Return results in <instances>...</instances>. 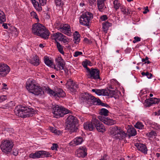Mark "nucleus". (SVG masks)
Returning <instances> with one entry per match:
<instances>
[{"instance_id": "f257e3e1", "label": "nucleus", "mask_w": 160, "mask_h": 160, "mask_svg": "<svg viewBox=\"0 0 160 160\" xmlns=\"http://www.w3.org/2000/svg\"><path fill=\"white\" fill-rule=\"evenodd\" d=\"M32 31L35 35L40 36L44 39H48L49 36L48 30L39 23H36L32 25Z\"/></svg>"}, {"instance_id": "f03ea898", "label": "nucleus", "mask_w": 160, "mask_h": 160, "mask_svg": "<svg viewBox=\"0 0 160 160\" xmlns=\"http://www.w3.org/2000/svg\"><path fill=\"white\" fill-rule=\"evenodd\" d=\"M15 112L16 115L22 118L31 117L35 113L34 110L32 108L22 105L15 108Z\"/></svg>"}, {"instance_id": "7ed1b4c3", "label": "nucleus", "mask_w": 160, "mask_h": 160, "mask_svg": "<svg viewBox=\"0 0 160 160\" xmlns=\"http://www.w3.org/2000/svg\"><path fill=\"white\" fill-rule=\"evenodd\" d=\"M26 87L29 92L36 95H42L44 92L42 88L36 83L35 80L32 78H29L26 83Z\"/></svg>"}, {"instance_id": "20e7f679", "label": "nucleus", "mask_w": 160, "mask_h": 160, "mask_svg": "<svg viewBox=\"0 0 160 160\" xmlns=\"http://www.w3.org/2000/svg\"><path fill=\"white\" fill-rule=\"evenodd\" d=\"M110 133L113 138L119 140L123 139L128 136L127 134L120 127L117 126L112 128Z\"/></svg>"}, {"instance_id": "39448f33", "label": "nucleus", "mask_w": 160, "mask_h": 160, "mask_svg": "<svg viewBox=\"0 0 160 160\" xmlns=\"http://www.w3.org/2000/svg\"><path fill=\"white\" fill-rule=\"evenodd\" d=\"M67 128L71 132H76L78 129L76 126L78 120L76 117L72 115L68 117L66 120Z\"/></svg>"}, {"instance_id": "423d86ee", "label": "nucleus", "mask_w": 160, "mask_h": 160, "mask_svg": "<svg viewBox=\"0 0 160 160\" xmlns=\"http://www.w3.org/2000/svg\"><path fill=\"white\" fill-rule=\"evenodd\" d=\"M70 112L69 110L64 107L58 105H55L53 108L52 111L54 117L56 118L63 117L65 114H68Z\"/></svg>"}, {"instance_id": "0eeeda50", "label": "nucleus", "mask_w": 160, "mask_h": 160, "mask_svg": "<svg viewBox=\"0 0 160 160\" xmlns=\"http://www.w3.org/2000/svg\"><path fill=\"white\" fill-rule=\"evenodd\" d=\"M81 99L83 102L89 105H99L101 102V100L99 99H97L91 94L86 93L82 95Z\"/></svg>"}, {"instance_id": "6e6552de", "label": "nucleus", "mask_w": 160, "mask_h": 160, "mask_svg": "<svg viewBox=\"0 0 160 160\" xmlns=\"http://www.w3.org/2000/svg\"><path fill=\"white\" fill-rule=\"evenodd\" d=\"M13 145L12 141H3L1 144V148L3 152L8 154L11 151Z\"/></svg>"}, {"instance_id": "1a4fd4ad", "label": "nucleus", "mask_w": 160, "mask_h": 160, "mask_svg": "<svg viewBox=\"0 0 160 160\" xmlns=\"http://www.w3.org/2000/svg\"><path fill=\"white\" fill-rule=\"evenodd\" d=\"M92 14L89 12H86L83 13L81 16L79 22L80 24L83 25H89L90 20L92 18Z\"/></svg>"}, {"instance_id": "9d476101", "label": "nucleus", "mask_w": 160, "mask_h": 160, "mask_svg": "<svg viewBox=\"0 0 160 160\" xmlns=\"http://www.w3.org/2000/svg\"><path fill=\"white\" fill-rule=\"evenodd\" d=\"M48 91L49 94L52 95L57 99L59 97L62 98L65 96V92L62 89L60 88L58 89L55 91H54L49 88Z\"/></svg>"}, {"instance_id": "9b49d317", "label": "nucleus", "mask_w": 160, "mask_h": 160, "mask_svg": "<svg viewBox=\"0 0 160 160\" xmlns=\"http://www.w3.org/2000/svg\"><path fill=\"white\" fill-rule=\"evenodd\" d=\"M92 122L97 131L100 132H103L106 131V129L103 125L97 119L93 118Z\"/></svg>"}, {"instance_id": "f8f14e48", "label": "nucleus", "mask_w": 160, "mask_h": 160, "mask_svg": "<svg viewBox=\"0 0 160 160\" xmlns=\"http://www.w3.org/2000/svg\"><path fill=\"white\" fill-rule=\"evenodd\" d=\"M88 71L87 72L89 73L91 79H100V71L98 69L91 68V69H88Z\"/></svg>"}, {"instance_id": "ddd939ff", "label": "nucleus", "mask_w": 160, "mask_h": 160, "mask_svg": "<svg viewBox=\"0 0 160 160\" xmlns=\"http://www.w3.org/2000/svg\"><path fill=\"white\" fill-rule=\"evenodd\" d=\"M10 68L6 64L0 63V75L2 77L6 76L10 71Z\"/></svg>"}, {"instance_id": "4468645a", "label": "nucleus", "mask_w": 160, "mask_h": 160, "mask_svg": "<svg viewBox=\"0 0 160 160\" xmlns=\"http://www.w3.org/2000/svg\"><path fill=\"white\" fill-rule=\"evenodd\" d=\"M58 30L68 36H70L71 34L70 26L68 24L61 25L58 28Z\"/></svg>"}, {"instance_id": "2eb2a0df", "label": "nucleus", "mask_w": 160, "mask_h": 160, "mask_svg": "<svg viewBox=\"0 0 160 160\" xmlns=\"http://www.w3.org/2000/svg\"><path fill=\"white\" fill-rule=\"evenodd\" d=\"M31 0L34 8L38 12H40L42 10L41 5L43 6L45 5L46 3V0H38L39 3L41 4V5H40L38 2H37L36 0Z\"/></svg>"}, {"instance_id": "dca6fc26", "label": "nucleus", "mask_w": 160, "mask_h": 160, "mask_svg": "<svg viewBox=\"0 0 160 160\" xmlns=\"http://www.w3.org/2000/svg\"><path fill=\"white\" fill-rule=\"evenodd\" d=\"M98 118L105 124L108 125H112L116 123V122L108 118H106L104 116H98Z\"/></svg>"}, {"instance_id": "f3484780", "label": "nucleus", "mask_w": 160, "mask_h": 160, "mask_svg": "<svg viewBox=\"0 0 160 160\" xmlns=\"http://www.w3.org/2000/svg\"><path fill=\"white\" fill-rule=\"evenodd\" d=\"M87 150L84 147H81L76 152V154L79 158H84L87 155Z\"/></svg>"}, {"instance_id": "a211bd4d", "label": "nucleus", "mask_w": 160, "mask_h": 160, "mask_svg": "<svg viewBox=\"0 0 160 160\" xmlns=\"http://www.w3.org/2000/svg\"><path fill=\"white\" fill-rule=\"evenodd\" d=\"M134 145L136 147L138 150L144 154L147 153L148 149L145 144L137 142L135 143Z\"/></svg>"}, {"instance_id": "6ab92c4d", "label": "nucleus", "mask_w": 160, "mask_h": 160, "mask_svg": "<svg viewBox=\"0 0 160 160\" xmlns=\"http://www.w3.org/2000/svg\"><path fill=\"white\" fill-rule=\"evenodd\" d=\"M56 65L59 68V69L62 70L63 67L65 65L64 60L61 57H59L56 59Z\"/></svg>"}, {"instance_id": "aec40b11", "label": "nucleus", "mask_w": 160, "mask_h": 160, "mask_svg": "<svg viewBox=\"0 0 160 160\" xmlns=\"http://www.w3.org/2000/svg\"><path fill=\"white\" fill-rule=\"evenodd\" d=\"M106 0H97V6L100 12L104 11L106 7L105 5L104 2Z\"/></svg>"}, {"instance_id": "412c9836", "label": "nucleus", "mask_w": 160, "mask_h": 160, "mask_svg": "<svg viewBox=\"0 0 160 160\" xmlns=\"http://www.w3.org/2000/svg\"><path fill=\"white\" fill-rule=\"evenodd\" d=\"M92 91L95 92L96 94L99 96L102 95L106 96L108 95L107 89H92Z\"/></svg>"}, {"instance_id": "4be33fe9", "label": "nucleus", "mask_w": 160, "mask_h": 160, "mask_svg": "<svg viewBox=\"0 0 160 160\" xmlns=\"http://www.w3.org/2000/svg\"><path fill=\"white\" fill-rule=\"evenodd\" d=\"M84 128L90 131H92L94 129L95 126L92 122V120L91 122H86L83 124Z\"/></svg>"}, {"instance_id": "5701e85b", "label": "nucleus", "mask_w": 160, "mask_h": 160, "mask_svg": "<svg viewBox=\"0 0 160 160\" xmlns=\"http://www.w3.org/2000/svg\"><path fill=\"white\" fill-rule=\"evenodd\" d=\"M120 9L121 12L125 16L129 15L132 13V11L129 8H127L124 5L120 7Z\"/></svg>"}, {"instance_id": "b1692460", "label": "nucleus", "mask_w": 160, "mask_h": 160, "mask_svg": "<svg viewBox=\"0 0 160 160\" xmlns=\"http://www.w3.org/2000/svg\"><path fill=\"white\" fill-rule=\"evenodd\" d=\"M30 63L35 66H38L40 63L39 57L37 56H34L30 60Z\"/></svg>"}, {"instance_id": "393cba45", "label": "nucleus", "mask_w": 160, "mask_h": 160, "mask_svg": "<svg viewBox=\"0 0 160 160\" xmlns=\"http://www.w3.org/2000/svg\"><path fill=\"white\" fill-rule=\"evenodd\" d=\"M63 34L60 32H57L54 33L52 35V39H54L56 41V42H57V40H59L61 41L62 38Z\"/></svg>"}, {"instance_id": "a878e982", "label": "nucleus", "mask_w": 160, "mask_h": 160, "mask_svg": "<svg viewBox=\"0 0 160 160\" xmlns=\"http://www.w3.org/2000/svg\"><path fill=\"white\" fill-rule=\"evenodd\" d=\"M73 41L75 43L78 44L80 40V35L79 32L76 31L73 34Z\"/></svg>"}, {"instance_id": "bb28decb", "label": "nucleus", "mask_w": 160, "mask_h": 160, "mask_svg": "<svg viewBox=\"0 0 160 160\" xmlns=\"http://www.w3.org/2000/svg\"><path fill=\"white\" fill-rule=\"evenodd\" d=\"M41 151L40 150L30 154L29 157L32 158H41Z\"/></svg>"}, {"instance_id": "cd10ccee", "label": "nucleus", "mask_w": 160, "mask_h": 160, "mask_svg": "<svg viewBox=\"0 0 160 160\" xmlns=\"http://www.w3.org/2000/svg\"><path fill=\"white\" fill-rule=\"evenodd\" d=\"M112 23L108 22L103 23L102 25V29L103 31L105 33L107 32L108 28L112 26Z\"/></svg>"}, {"instance_id": "c85d7f7f", "label": "nucleus", "mask_w": 160, "mask_h": 160, "mask_svg": "<svg viewBox=\"0 0 160 160\" xmlns=\"http://www.w3.org/2000/svg\"><path fill=\"white\" fill-rule=\"evenodd\" d=\"M128 132L129 137L135 136L137 134V131L135 129L132 127L128 129Z\"/></svg>"}, {"instance_id": "c756f323", "label": "nucleus", "mask_w": 160, "mask_h": 160, "mask_svg": "<svg viewBox=\"0 0 160 160\" xmlns=\"http://www.w3.org/2000/svg\"><path fill=\"white\" fill-rule=\"evenodd\" d=\"M107 92H108V95H107V96H110L111 97H116L118 95V93H120L117 90H112L107 89Z\"/></svg>"}, {"instance_id": "7c9ffc66", "label": "nucleus", "mask_w": 160, "mask_h": 160, "mask_svg": "<svg viewBox=\"0 0 160 160\" xmlns=\"http://www.w3.org/2000/svg\"><path fill=\"white\" fill-rule=\"evenodd\" d=\"M44 61L45 63L48 66H51L53 64L52 61L50 60L49 58L47 56L44 57Z\"/></svg>"}, {"instance_id": "2f4dec72", "label": "nucleus", "mask_w": 160, "mask_h": 160, "mask_svg": "<svg viewBox=\"0 0 160 160\" xmlns=\"http://www.w3.org/2000/svg\"><path fill=\"white\" fill-rule=\"evenodd\" d=\"M41 151V158H48L52 156L51 153L46 151Z\"/></svg>"}, {"instance_id": "473e14b6", "label": "nucleus", "mask_w": 160, "mask_h": 160, "mask_svg": "<svg viewBox=\"0 0 160 160\" xmlns=\"http://www.w3.org/2000/svg\"><path fill=\"white\" fill-rule=\"evenodd\" d=\"M56 43L58 50L63 55L64 53L63 50V46L61 45L59 42H56Z\"/></svg>"}, {"instance_id": "72a5a7b5", "label": "nucleus", "mask_w": 160, "mask_h": 160, "mask_svg": "<svg viewBox=\"0 0 160 160\" xmlns=\"http://www.w3.org/2000/svg\"><path fill=\"white\" fill-rule=\"evenodd\" d=\"M6 17L3 12L0 9V23L6 21Z\"/></svg>"}, {"instance_id": "f704fd0d", "label": "nucleus", "mask_w": 160, "mask_h": 160, "mask_svg": "<svg viewBox=\"0 0 160 160\" xmlns=\"http://www.w3.org/2000/svg\"><path fill=\"white\" fill-rule=\"evenodd\" d=\"M114 7L116 10H117L120 7L122 6L121 4L118 1V0H115L113 2Z\"/></svg>"}, {"instance_id": "c9c22d12", "label": "nucleus", "mask_w": 160, "mask_h": 160, "mask_svg": "<svg viewBox=\"0 0 160 160\" xmlns=\"http://www.w3.org/2000/svg\"><path fill=\"white\" fill-rule=\"evenodd\" d=\"M108 112L109 111L108 110L105 108H102L100 110L99 116H106L108 115Z\"/></svg>"}, {"instance_id": "e433bc0d", "label": "nucleus", "mask_w": 160, "mask_h": 160, "mask_svg": "<svg viewBox=\"0 0 160 160\" xmlns=\"http://www.w3.org/2000/svg\"><path fill=\"white\" fill-rule=\"evenodd\" d=\"M83 141H72L69 144L70 146H76L80 144Z\"/></svg>"}, {"instance_id": "4c0bfd02", "label": "nucleus", "mask_w": 160, "mask_h": 160, "mask_svg": "<svg viewBox=\"0 0 160 160\" xmlns=\"http://www.w3.org/2000/svg\"><path fill=\"white\" fill-rule=\"evenodd\" d=\"M14 105V102L12 101H11L5 104L4 108L5 109H12Z\"/></svg>"}, {"instance_id": "58836bf2", "label": "nucleus", "mask_w": 160, "mask_h": 160, "mask_svg": "<svg viewBox=\"0 0 160 160\" xmlns=\"http://www.w3.org/2000/svg\"><path fill=\"white\" fill-rule=\"evenodd\" d=\"M135 128L139 129H142L144 128V126L142 122H137L134 125Z\"/></svg>"}, {"instance_id": "ea45409f", "label": "nucleus", "mask_w": 160, "mask_h": 160, "mask_svg": "<svg viewBox=\"0 0 160 160\" xmlns=\"http://www.w3.org/2000/svg\"><path fill=\"white\" fill-rule=\"evenodd\" d=\"M56 6L61 8L64 5V2L62 0H54Z\"/></svg>"}, {"instance_id": "a19ab883", "label": "nucleus", "mask_w": 160, "mask_h": 160, "mask_svg": "<svg viewBox=\"0 0 160 160\" xmlns=\"http://www.w3.org/2000/svg\"><path fill=\"white\" fill-rule=\"evenodd\" d=\"M49 129L52 132L54 133L56 135H59L61 133V132L59 130L53 127H50L49 128Z\"/></svg>"}, {"instance_id": "79ce46f5", "label": "nucleus", "mask_w": 160, "mask_h": 160, "mask_svg": "<svg viewBox=\"0 0 160 160\" xmlns=\"http://www.w3.org/2000/svg\"><path fill=\"white\" fill-rule=\"evenodd\" d=\"M146 135L149 138H153V137H155L157 135V133L156 132L152 131L150 132L147 133L146 134Z\"/></svg>"}, {"instance_id": "37998d69", "label": "nucleus", "mask_w": 160, "mask_h": 160, "mask_svg": "<svg viewBox=\"0 0 160 160\" xmlns=\"http://www.w3.org/2000/svg\"><path fill=\"white\" fill-rule=\"evenodd\" d=\"M78 88V85L76 84H74L73 86H71L68 88L71 92H73L76 91V88Z\"/></svg>"}, {"instance_id": "c03bdc74", "label": "nucleus", "mask_w": 160, "mask_h": 160, "mask_svg": "<svg viewBox=\"0 0 160 160\" xmlns=\"http://www.w3.org/2000/svg\"><path fill=\"white\" fill-rule=\"evenodd\" d=\"M141 74L143 76H146L148 78H151L152 77V74L148 72H142L141 73Z\"/></svg>"}, {"instance_id": "a18cd8bd", "label": "nucleus", "mask_w": 160, "mask_h": 160, "mask_svg": "<svg viewBox=\"0 0 160 160\" xmlns=\"http://www.w3.org/2000/svg\"><path fill=\"white\" fill-rule=\"evenodd\" d=\"M90 63V62L88 61H83L82 63L83 66L87 70V72L88 71V69H89L88 68V67L87 66L89 65Z\"/></svg>"}, {"instance_id": "49530a36", "label": "nucleus", "mask_w": 160, "mask_h": 160, "mask_svg": "<svg viewBox=\"0 0 160 160\" xmlns=\"http://www.w3.org/2000/svg\"><path fill=\"white\" fill-rule=\"evenodd\" d=\"M30 14L32 18H35L36 19L38 20V21H39V20L38 18V16L35 12L34 11L31 12L30 13Z\"/></svg>"}, {"instance_id": "de8ad7c7", "label": "nucleus", "mask_w": 160, "mask_h": 160, "mask_svg": "<svg viewBox=\"0 0 160 160\" xmlns=\"http://www.w3.org/2000/svg\"><path fill=\"white\" fill-rule=\"evenodd\" d=\"M76 83H73L71 79H69L68 80L67 82V83H66V87H67V88H68L70 87L71 86H73Z\"/></svg>"}, {"instance_id": "09e8293b", "label": "nucleus", "mask_w": 160, "mask_h": 160, "mask_svg": "<svg viewBox=\"0 0 160 160\" xmlns=\"http://www.w3.org/2000/svg\"><path fill=\"white\" fill-rule=\"evenodd\" d=\"M146 103L147 104L146 106L147 107H150L153 104L152 100V98L149 99H147L146 100Z\"/></svg>"}, {"instance_id": "8fccbe9b", "label": "nucleus", "mask_w": 160, "mask_h": 160, "mask_svg": "<svg viewBox=\"0 0 160 160\" xmlns=\"http://www.w3.org/2000/svg\"><path fill=\"white\" fill-rule=\"evenodd\" d=\"M61 41L63 42L64 43H66L68 42V39L66 36H65L64 35H63Z\"/></svg>"}, {"instance_id": "3c124183", "label": "nucleus", "mask_w": 160, "mask_h": 160, "mask_svg": "<svg viewBox=\"0 0 160 160\" xmlns=\"http://www.w3.org/2000/svg\"><path fill=\"white\" fill-rule=\"evenodd\" d=\"M153 104L158 103L159 101V99L156 98H152Z\"/></svg>"}, {"instance_id": "603ef678", "label": "nucleus", "mask_w": 160, "mask_h": 160, "mask_svg": "<svg viewBox=\"0 0 160 160\" xmlns=\"http://www.w3.org/2000/svg\"><path fill=\"white\" fill-rule=\"evenodd\" d=\"M58 147V145L56 143H53L52 144V146L51 147V149L52 150H55L57 151Z\"/></svg>"}, {"instance_id": "864d4df0", "label": "nucleus", "mask_w": 160, "mask_h": 160, "mask_svg": "<svg viewBox=\"0 0 160 160\" xmlns=\"http://www.w3.org/2000/svg\"><path fill=\"white\" fill-rule=\"evenodd\" d=\"M82 54V53L81 52L76 51L74 53L73 56L74 57H77Z\"/></svg>"}, {"instance_id": "5fc2aeb1", "label": "nucleus", "mask_w": 160, "mask_h": 160, "mask_svg": "<svg viewBox=\"0 0 160 160\" xmlns=\"http://www.w3.org/2000/svg\"><path fill=\"white\" fill-rule=\"evenodd\" d=\"M7 98V97L6 95H2L0 97V102L4 101Z\"/></svg>"}, {"instance_id": "6e6d98bb", "label": "nucleus", "mask_w": 160, "mask_h": 160, "mask_svg": "<svg viewBox=\"0 0 160 160\" xmlns=\"http://www.w3.org/2000/svg\"><path fill=\"white\" fill-rule=\"evenodd\" d=\"M100 18L101 21H102L107 19L108 17L106 15H103Z\"/></svg>"}, {"instance_id": "4d7b16f0", "label": "nucleus", "mask_w": 160, "mask_h": 160, "mask_svg": "<svg viewBox=\"0 0 160 160\" xmlns=\"http://www.w3.org/2000/svg\"><path fill=\"white\" fill-rule=\"evenodd\" d=\"M19 152L16 149H14L13 150V154L14 156H17L18 155V154Z\"/></svg>"}, {"instance_id": "13d9d810", "label": "nucleus", "mask_w": 160, "mask_h": 160, "mask_svg": "<svg viewBox=\"0 0 160 160\" xmlns=\"http://www.w3.org/2000/svg\"><path fill=\"white\" fill-rule=\"evenodd\" d=\"M148 58L147 57H146L145 58V61L144 62L145 64L147 63L149 64L150 63V62L149 60H148Z\"/></svg>"}, {"instance_id": "bf43d9fd", "label": "nucleus", "mask_w": 160, "mask_h": 160, "mask_svg": "<svg viewBox=\"0 0 160 160\" xmlns=\"http://www.w3.org/2000/svg\"><path fill=\"white\" fill-rule=\"evenodd\" d=\"M62 69L64 70L65 73L66 74H67L68 72V70L67 68H65L64 67H63V68Z\"/></svg>"}, {"instance_id": "052dcab7", "label": "nucleus", "mask_w": 160, "mask_h": 160, "mask_svg": "<svg viewBox=\"0 0 160 160\" xmlns=\"http://www.w3.org/2000/svg\"><path fill=\"white\" fill-rule=\"evenodd\" d=\"M134 39L136 40V41L137 42L140 41L141 40L140 38L138 37H135L134 38Z\"/></svg>"}, {"instance_id": "680f3d73", "label": "nucleus", "mask_w": 160, "mask_h": 160, "mask_svg": "<svg viewBox=\"0 0 160 160\" xmlns=\"http://www.w3.org/2000/svg\"><path fill=\"white\" fill-rule=\"evenodd\" d=\"M148 11L149 10H148V7L147 6L146 7L145 11L143 12V14H146Z\"/></svg>"}, {"instance_id": "e2e57ef3", "label": "nucleus", "mask_w": 160, "mask_h": 160, "mask_svg": "<svg viewBox=\"0 0 160 160\" xmlns=\"http://www.w3.org/2000/svg\"><path fill=\"white\" fill-rule=\"evenodd\" d=\"M155 128L156 129H160V126L159 125L157 124L155 126Z\"/></svg>"}, {"instance_id": "0e129e2a", "label": "nucleus", "mask_w": 160, "mask_h": 160, "mask_svg": "<svg viewBox=\"0 0 160 160\" xmlns=\"http://www.w3.org/2000/svg\"><path fill=\"white\" fill-rule=\"evenodd\" d=\"M7 131L10 132H13L14 131V130L12 128H8Z\"/></svg>"}, {"instance_id": "69168bd1", "label": "nucleus", "mask_w": 160, "mask_h": 160, "mask_svg": "<svg viewBox=\"0 0 160 160\" xmlns=\"http://www.w3.org/2000/svg\"><path fill=\"white\" fill-rule=\"evenodd\" d=\"M155 115H158L159 116L160 115V110L158 109L157 112H155Z\"/></svg>"}, {"instance_id": "338daca9", "label": "nucleus", "mask_w": 160, "mask_h": 160, "mask_svg": "<svg viewBox=\"0 0 160 160\" xmlns=\"http://www.w3.org/2000/svg\"><path fill=\"white\" fill-rule=\"evenodd\" d=\"M2 26L4 27V28L7 29L8 28V27L6 23H3L2 25Z\"/></svg>"}, {"instance_id": "774afa93", "label": "nucleus", "mask_w": 160, "mask_h": 160, "mask_svg": "<svg viewBox=\"0 0 160 160\" xmlns=\"http://www.w3.org/2000/svg\"><path fill=\"white\" fill-rule=\"evenodd\" d=\"M75 139H76V140H78V139H81L82 140H83V139L82 138V137H77Z\"/></svg>"}]
</instances>
